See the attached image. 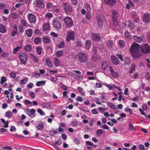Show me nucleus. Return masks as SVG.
<instances>
[{
  "label": "nucleus",
  "mask_w": 150,
  "mask_h": 150,
  "mask_svg": "<svg viewBox=\"0 0 150 150\" xmlns=\"http://www.w3.org/2000/svg\"><path fill=\"white\" fill-rule=\"evenodd\" d=\"M108 66L109 65L108 64L106 61H103L101 63V67L103 70H105Z\"/></svg>",
  "instance_id": "obj_19"
},
{
  "label": "nucleus",
  "mask_w": 150,
  "mask_h": 150,
  "mask_svg": "<svg viewBox=\"0 0 150 150\" xmlns=\"http://www.w3.org/2000/svg\"><path fill=\"white\" fill-rule=\"evenodd\" d=\"M28 80V78L27 77L21 79L20 81V83L22 84H25Z\"/></svg>",
  "instance_id": "obj_38"
},
{
  "label": "nucleus",
  "mask_w": 150,
  "mask_h": 150,
  "mask_svg": "<svg viewBox=\"0 0 150 150\" xmlns=\"http://www.w3.org/2000/svg\"><path fill=\"white\" fill-rule=\"evenodd\" d=\"M24 48L26 51L29 52L32 50V46L29 44L26 45L24 46Z\"/></svg>",
  "instance_id": "obj_32"
},
{
  "label": "nucleus",
  "mask_w": 150,
  "mask_h": 150,
  "mask_svg": "<svg viewBox=\"0 0 150 150\" xmlns=\"http://www.w3.org/2000/svg\"><path fill=\"white\" fill-rule=\"evenodd\" d=\"M28 19L31 23H34L36 20V17L32 13L29 14L28 16Z\"/></svg>",
  "instance_id": "obj_10"
},
{
  "label": "nucleus",
  "mask_w": 150,
  "mask_h": 150,
  "mask_svg": "<svg viewBox=\"0 0 150 150\" xmlns=\"http://www.w3.org/2000/svg\"><path fill=\"white\" fill-rule=\"evenodd\" d=\"M128 130L129 131H135L136 130V127H135L133 124L129 123Z\"/></svg>",
  "instance_id": "obj_24"
},
{
  "label": "nucleus",
  "mask_w": 150,
  "mask_h": 150,
  "mask_svg": "<svg viewBox=\"0 0 150 150\" xmlns=\"http://www.w3.org/2000/svg\"><path fill=\"white\" fill-rule=\"evenodd\" d=\"M124 35L126 38H127L128 39H130L131 38V35L128 31H126L125 32Z\"/></svg>",
  "instance_id": "obj_41"
},
{
  "label": "nucleus",
  "mask_w": 150,
  "mask_h": 150,
  "mask_svg": "<svg viewBox=\"0 0 150 150\" xmlns=\"http://www.w3.org/2000/svg\"><path fill=\"white\" fill-rule=\"evenodd\" d=\"M97 19L98 23V26L99 28L101 27L103 25V22L100 16H97Z\"/></svg>",
  "instance_id": "obj_21"
},
{
  "label": "nucleus",
  "mask_w": 150,
  "mask_h": 150,
  "mask_svg": "<svg viewBox=\"0 0 150 150\" xmlns=\"http://www.w3.org/2000/svg\"><path fill=\"white\" fill-rule=\"evenodd\" d=\"M78 58L79 61L81 63H85L88 60L87 55L83 52H81L78 54Z\"/></svg>",
  "instance_id": "obj_2"
},
{
  "label": "nucleus",
  "mask_w": 150,
  "mask_h": 150,
  "mask_svg": "<svg viewBox=\"0 0 150 150\" xmlns=\"http://www.w3.org/2000/svg\"><path fill=\"white\" fill-rule=\"evenodd\" d=\"M19 31L20 33H23L24 31V27L22 25H19L18 27Z\"/></svg>",
  "instance_id": "obj_47"
},
{
  "label": "nucleus",
  "mask_w": 150,
  "mask_h": 150,
  "mask_svg": "<svg viewBox=\"0 0 150 150\" xmlns=\"http://www.w3.org/2000/svg\"><path fill=\"white\" fill-rule=\"evenodd\" d=\"M1 120L2 122H3V124H4V127L5 128H7L8 127V122L7 121L6 122L5 120L3 119V118H1Z\"/></svg>",
  "instance_id": "obj_42"
},
{
  "label": "nucleus",
  "mask_w": 150,
  "mask_h": 150,
  "mask_svg": "<svg viewBox=\"0 0 150 150\" xmlns=\"http://www.w3.org/2000/svg\"><path fill=\"white\" fill-rule=\"evenodd\" d=\"M85 6L88 12H91V8L90 5L86 3V4Z\"/></svg>",
  "instance_id": "obj_48"
},
{
  "label": "nucleus",
  "mask_w": 150,
  "mask_h": 150,
  "mask_svg": "<svg viewBox=\"0 0 150 150\" xmlns=\"http://www.w3.org/2000/svg\"><path fill=\"white\" fill-rule=\"evenodd\" d=\"M132 53V57L135 59H138L141 56L140 52Z\"/></svg>",
  "instance_id": "obj_18"
},
{
  "label": "nucleus",
  "mask_w": 150,
  "mask_h": 150,
  "mask_svg": "<svg viewBox=\"0 0 150 150\" xmlns=\"http://www.w3.org/2000/svg\"><path fill=\"white\" fill-rule=\"evenodd\" d=\"M86 144L87 145L90 146H93L95 147H96L97 146V145H94L93 144H92L91 142L89 141H86Z\"/></svg>",
  "instance_id": "obj_58"
},
{
  "label": "nucleus",
  "mask_w": 150,
  "mask_h": 150,
  "mask_svg": "<svg viewBox=\"0 0 150 150\" xmlns=\"http://www.w3.org/2000/svg\"><path fill=\"white\" fill-rule=\"evenodd\" d=\"M86 18L88 20H90L91 18V14L90 12H88L86 15Z\"/></svg>",
  "instance_id": "obj_54"
},
{
  "label": "nucleus",
  "mask_w": 150,
  "mask_h": 150,
  "mask_svg": "<svg viewBox=\"0 0 150 150\" xmlns=\"http://www.w3.org/2000/svg\"><path fill=\"white\" fill-rule=\"evenodd\" d=\"M42 42L45 44H49L51 40L48 36H44L42 38Z\"/></svg>",
  "instance_id": "obj_13"
},
{
  "label": "nucleus",
  "mask_w": 150,
  "mask_h": 150,
  "mask_svg": "<svg viewBox=\"0 0 150 150\" xmlns=\"http://www.w3.org/2000/svg\"><path fill=\"white\" fill-rule=\"evenodd\" d=\"M108 105L112 109L115 110L116 108V106L113 103L108 102Z\"/></svg>",
  "instance_id": "obj_39"
},
{
  "label": "nucleus",
  "mask_w": 150,
  "mask_h": 150,
  "mask_svg": "<svg viewBox=\"0 0 150 150\" xmlns=\"http://www.w3.org/2000/svg\"><path fill=\"white\" fill-rule=\"evenodd\" d=\"M143 20L146 23H149L150 21V15L149 13H146L144 15Z\"/></svg>",
  "instance_id": "obj_14"
},
{
  "label": "nucleus",
  "mask_w": 150,
  "mask_h": 150,
  "mask_svg": "<svg viewBox=\"0 0 150 150\" xmlns=\"http://www.w3.org/2000/svg\"><path fill=\"white\" fill-rule=\"evenodd\" d=\"M91 41L89 40H87L85 42V46L86 48L87 49H89L90 46L91 45Z\"/></svg>",
  "instance_id": "obj_29"
},
{
  "label": "nucleus",
  "mask_w": 150,
  "mask_h": 150,
  "mask_svg": "<svg viewBox=\"0 0 150 150\" xmlns=\"http://www.w3.org/2000/svg\"><path fill=\"white\" fill-rule=\"evenodd\" d=\"M62 5L66 13L69 15L72 14L73 10L71 5L66 3H63Z\"/></svg>",
  "instance_id": "obj_1"
},
{
  "label": "nucleus",
  "mask_w": 150,
  "mask_h": 150,
  "mask_svg": "<svg viewBox=\"0 0 150 150\" xmlns=\"http://www.w3.org/2000/svg\"><path fill=\"white\" fill-rule=\"evenodd\" d=\"M6 81V77L4 76H2L1 77V81H0V83L1 84L3 85L4 83Z\"/></svg>",
  "instance_id": "obj_49"
},
{
  "label": "nucleus",
  "mask_w": 150,
  "mask_h": 150,
  "mask_svg": "<svg viewBox=\"0 0 150 150\" xmlns=\"http://www.w3.org/2000/svg\"><path fill=\"white\" fill-rule=\"evenodd\" d=\"M78 91L81 93L82 96H85V93L83 92V89L81 87H79L77 88Z\"/></svg>",
  "instance_id": "obj_36"
},
{
  "label": "nucleus",
  "mask_w": 150,
  "mask_h": 150,
  "mask_svg": "<svg viewBox=\"0 0 150 150\" xmlns=\"http://www.w3.org/2000/svg\"><path fill=\"white\" fill-rule=\"evenodd\" d=\"M111 74L114 77L117 78L118 76V73L114 71Z\"/></svg>",
  "instance_id": "obj_60"
},
{
  "label": "nucleus",
  "mask_w": 150,
  "mask_h": 150,
  "mask_svg": "<svg viewBox=\"0 0 150 150\" xmlns=\"http://www.w3.org/2000/svg\"><path fill=\"white\" fill-rule=\"evenodd\" d=\"M44 128V125L42 122H40L37 127V129L39 130H41Z\"/></svg>",
  "instance_id": "obj_43"
},
{
  "label": "nucleus",
  "mask_w": 150,
  "mask_h": 150,
  "mask_svg": "<svg viewBox=\"0 0 150 150\" xmlns=\"http://www.w3.org/2000/svg\"><path fill=\"white\" fill-rule=\"evenodd\" d=\"M101 57L99 55H93L91 56V60L94 62L101 60Z\"/></svg>",
  "instance_id": "obj_11"
},
{
  "label": "nucleus",
  "mask_w": 150,
  "mask_h": 150,
  "mask_svg": "<svg viewBox=\"0 0 150 150\" xmlns=\"http://www.w3.org/2000/svg\"><path fill=\"white\" fill-rule=\"evenodd\" d=\"M64 21L66 26L68 28L72 27L73 25V21L69 17H65L64 19Z\"/></svg>",
  "instance_id": "obj_5"
},
{
  "label": "nucleus",
  "mask_w": 150,
  "mask_h": 150,
  "mask_svg": "<svg viewBox=\"0 0 150 150\" xmlns=\"http://www.w3.org/2000/svg\"><path fill=\"white\" fill-rule=\"evenodd\" d=\"M64 42H61L58 45L57 47L59 48H62L64 47Z\"/></svg>",
  "instance_id": "obj_51"
},
{
  "label": "nucleus",
  "mask_w": 150,
  "mask_h": 150,
  "mask_svg": "<svg viewBox=\"0 0 150 150\" xmlns=\"http://www.w3.org/2000/svg\"><path fill=\"white\" fill-rule=\"evenodd\" d=\"M50 26L49 23H47L45 24L43 26V31H46L50 28Z\"/></svg>",
  "instance_id": "obj_30"
},
{
  "label": "nucleus",
  "mask_w": 150,
  "mask_h": 150,
  "mask_svg": "<svg viewBox=\"0 0 150 150\" xmlns=\"http://www.w3.org/2000/svg\"><path fill=\"white\" fill-rule=\"evenodd\" d=\"M128 26L130 29L132 30L134 28L133 23L131 21L129 22Z\"/></svg>",
  "instance_id": "obj_45"
},
{
  "label": "nucleus",
  "mask_w": 150,
  "mask_h": 150,
  "mask_svg": "<svg viewBox=\"0 0 150 150\" xmlns=\"http://www.w3.org/2000/svg\"><path fill=\"white\" fill-rule=\"evenodd\" d=\"M12 31L16 32H18L17 26L16 24H14V25Z\"/></svg>",
  "instance_id": "obj_63"
},
{
  "label": "nucleus",
  "mask_w": 150,
  "mask_h": 150,
  "mask_svg": "<svg viewBox=\"0 0 150 150\" xmlns=\"http://www.w3.org/2000/svg\"><path fill=\"white\" fill-rule=\"evenodd\" d=\"M91 37L93 40L95 41H98L100 40V36L98 34L93 33L91 34Z\"/></svg>",
  "instance_id": "obj_12"
},
{
  "label": "nucleus",
  "mask_w": 150,
  "mask_h": 150,
  "mask_svg": "<svg viewBox=\"0 0 150 150\" xmlns=\"http://www.w3.org/2000/svg\"><path fill=\"white\" fill-rule=\"evenodd\" d=\"M37 112L39 113L41 115H44L45 113L43 111L40 109H38L37 110Z\"/></svg>",
  "instance_id": "obj_56"
},
{
  "label": "nucleus",
  "mask_w": 150,
  "mask_h": 150,
  "mask_svg": "<svg viewBox=\"0 0 150 150\" xmlns=\"http://www.w3.org/2000/svg\"><path fill=\"white\" fill-rule=\"evenodd\" d=\"M6 29L5 26L3 24L0 25V32L2 33L6 32Z\"/></svg>",
  "instance_id": "obj_28"
},
{
  "label": "nucleus",
  "mask_w": 150,
  "mask_h": 150,
  "mask_svg": "<svg viewBox=\"0 0 150 150\" xmlns=\"http://www.w3.org/2000/svg\"><path fill=\"white\" fill-rule=\"evenodd\" d=\"M45 61L48 67H52V64L51 62L50 59L49 57H47Z\"/></svg>",
  "instance_id": "obj_27"
},
{
  "label": "nucleus",
  "mask_w": 150,
  "mask_h": 150,
  "mask_svg": "<svg viewBox=\"0 0 150 150\" xmlns=\"http://www.w3.org/2000/svg\"><path fill=\"white\" fill-rule=\"evenodd\" d=\"M30 56H31L32 57V58L33 60V61L35 62V63H38V59L37 57L35 56V55H33V54H31L30 55Z\"/></svg>",
  "instance_id": "obj_37"
},
{
  "label": "nucleus",
  "mask_w": 150,
  "mask_h": 150,
  "mask_svg": "<svg viewBox=\"0 0 150 150\" xmlns=\"http://www.w3.org/2000/svg\"><path fill=\"white\" fill-rule=\"evenodd\" d=\"M133 38L136 42L139 43H141L143 41V39L141 37H138L137 35L134 36Z\"/></svg>",
  "instance_id": "obj_22"
},
{
  "label": "nucleus",
  "mask_w": 150,
  "mask_h": 150,
  "mask_svg": "<svg viewBox=\"0 0 150 150\" xmlns=\"http://www.w3.org/2000/svg\"><path fill=\"white\" fill-rule=\"evenodd\" d=\"M33 33V30L31 29H28L25 31V34L28 38H30L32 36Z\"/></svg>",
  "instance_id": "obj_23"
},
{
  "label": "nucleus",
  "mask_w": 150,
  "mask_h": 150,
  "mask_svg": "<svg viewBox=\"0 0 150 150\" xmlns=\"http://www.w3.org/2000/svg\"><path fill=\"white\" fill-rule=\"evenodd\" d=\"M21 23L23 26H26V21L24 19H22L21 20Z\"/></svg>",
  "instance_id": "obj_64"
},
{
  "label": "nucleus",
  "mask_w": 150,
  "mask_h": 150,
  "mask_svg": "<svg viewBox=\"0 0 150 150\" xmlns=\"http://www.w3.org/2000/svg\"><path fill=\"white\" fill-rule=\"evenodd\" d=\"M54 60V64L56 67H59L61 64L60 60L57 57H54L53 59Z\"/></svg>",
  "instance_id": "obj_17"
},
{
  "label": "nucleus",
  "mask_w": 150,
  "mask_h": 150,
  "mask_svg": "<svg viewBox=\"0 0 150 150\" xmlns=\"http://www.w3.org/2000/svg\"><path fill=\"white\" fill-rule=\"evenodd\" d=\"M58 132L57 131H55L54 129H52L50 132V134L51 136H54L55 134Z\"/></svg>",
  "instance_id": "obj_44"
},
{
  "label": "nucleus",
  "mask_w": 150,
  "mask_h": 150,
  "mask_svg": "<svg viewBox=\"0 0 150 150\" xmlns=\"http://www.w3.org/2000/svg\"><path fill=\"white\" fill-rule=\"evenodd\" d=\"M32 75L33 77H35L36 78H38L40 77V74L38 73L34 72L32 74Z\"/></svg>",
  "instance_id": "obj_53"
},
{
  "label": "nucleus",
  "mask_w": 150,
  "mask_h": 150,
  "mask_svg": "<svg viewBox=\"0 0 150 150\" xmlns=\"http://www.w3.org/2000/svg\"><path fill=\"white\" fill-rule=\"evenodd\" d=\"M53 25L56 29L58 30H60L62 28L61 21L57 18H54L53 20Z\"/></svg>",
  "instance_id": "obj_4"
},
{
  "label": "nucleus",
  "mask_w": 150,
  "mask_h": 150,
  "mask_svg": "<svg viewBox=\"0 0 150 150\" xmlns=\"http://www.w3.org/2000/svg\"><path fill=\"white\" fill-rule=\"evenodd\" d=\"M92 52L93 55H97V50L96 47H93Z\"/></svg>",
  "instance_id": "obj_55"
},
{
  "label": "nucleus",
  "mask_w": 150,
  "mask_h": 150,
  "mask_svg": "<svg viewBox=\"0 0 150 150\" xmlns=\"http://www.w3.org/2000/svg\"><path fill=\"white\" fill-rule=\"evenodd\" d=\"M75 34L74 32L72 31H68L67 33L66 37V41L68 42L71 40H74Z\"/></svg>",
  "instance_id": "obj_8"
},
{
  "label": "nucleus",
  "mask_w": 150,
  "mask_h": 150,
  "mask_svg": "<svg viewBox=\"0 0 150 150\" xmlns=\"http://www.w3.org/2000/svg\"><path fill=\"white\" fill-rule=\"evenodd\" d=\"M33 4L37 7L40 8H43L45 4L42 0H35L33 2Z\"/></svg>",
  "instance_id": "obj_6"
},
{
  "label": "nucleus",
  "mask_w": 150,
  "mask_h": 150,
  "mask_svg": "<svg viewBox=\"0 0 150 150\" xmlns=\"http://www.w3.org/2000/svg\"><path fill=\"white\" fill-rule=\"evenodd\" d=\"M140 49L141 52L144 54H147L150 52V47L147 43L141 47Z\"/></svg>",
  "instance_id": "obj_9"
},
{
  "label": "nucleus",
  "mask_w": 150,
  "mask_h": 150,
  "mask_svg": "<svg viewBox=\"0 0 150 150\" xmlns=\"http://www.w3.org/2000/svg\"><path fill=\"white\" fill-rule=\"evenodd\" d=\"M8 54L6 52H3L1 54V56L3 57H8Z\"/></svg>",
  "instance_id": "obj_62"
},
{
  "label": "nucleus",
  "mask_w": 150,
  "mask_h": 150,
  "mask_svg": "<svg viewBox=\"0 0 150 150\" xmlns=\"http://www.w3.org/2000/svg\"><path fill=\"white\" fill-rule=\"evenodd\" d=\"M105 3L110 6H112L114 5L116 3V0H105Z\"/></svg>",
  "instance_id": "obj_16"
},
{
  "label": "nucleus",
  "mask_w": 150,
  "mask_h": 150,
  "mask_svg": "<svg viewBox=\"0 0 150 150\" xmlns=\"http://www.w3.org/2000/svg\"><path fill=\"white\" fill-rule=\"evenodd\" d=\"M125 110L126 112H129L130 115L132 114V110L129 108H126L125 109Z\"/></svg>",
  "instance_id": "obj_57"
},
{
  "label": "nucleus",
  "mask_w": 150,
  "mask_h": 150,
  "mask_svg": "<svg viewBox=\"0 0 150 150\" xmlns=\"http://www.w3.org/2000/svg\"><path fill=\"white\" fill-rule=\"evenodd\" d=\"M36 52L38 55H40L42 53V48L39 46H37L36 48Z\"/></svg>",
  "instance_id": "obj_35"
},
{
  "label": "nucleus",
  "mask_w": 150,
  "mask_h": 150,
  "mask_svg": "<svg viewBox=\"0 0 150 150\" xmlns=\"http://www.w3.org/2000/svg\"><path fill=\"white\" fill-rule=\"evenodd\" d=\"M118 43L121 48H122L125 44V42L122 40H120L118 42Z\"/></svg>",
  "instance_id": "obj_40"
},
{
  "label": "nucleus",
  "mask_w": 150,
  "mask_h": 150,
  "mask_svg": "<svg viewBox=\"0 0 150 150\" xmlns=\"http://www.w3.org/2000/svg\"><path fill=\"white\" fill-rule=\"evenodd\" d=\"M55 55L57 57H59L62 56L63 55V50H60L57 51L55 53Z\"/></svg>",
  "instance_id": "obj_25"
},
{
  "label": "nucleus",
  "mask_w": 150,
  "mask_h": 150,
  "mask_svg": "<svg viewBox=\"0 0 150 150\" xmlns=\"http://www.w3.org/2000/svg\"><path fill=\"white\" fill-rule=\"evenodd\" d=\"M107 45L109 48H112L113 46V41L112 40H109L107 42Z\"/></svg>",
  "instance_id": "obj_34"
},
{
  "label": "nucleus",
  "mask_w": 150,
  "mask_h": 150,
  "mask_svg": "<svg viewBox=\"0 0 150 150\" xmlns=\"http://www.w3.org/2000/svg\"><path fill=\"white\" fill-rule=\"evenodd\" d=\"M62 143V140L61 139H59L57 141L55 142V145H60Z\"/></svg>",
  "instance_id": "obj_59"
},
{
  "label": "nucleus",
  "mask_w": 150,
  "mask_h": 150,
  "mask_svg": "<svg viewBox=\"0 0 150 150\" xmlns=\"http://www.w3.org/2000/svg\"><path fill=\"white\" fill-rule=\"evenodd\" d=\"M52 8L54 12H55L57 13L60 12L59 7L58 6H54Z\"/></svg>",
  "instance_id": "obj_33"
},
{
  "label": "nucleus",
  "mask_w": 150,
  "mask_h": 150,
  "mask_svg": "<svg viewBox=\"0 0 150 150\" xmlns=\"http://www.w3.org/2000/svg\"><path fill=\"white\" fill-rule=\"evenodd\" d=\"M111 59L112 63L114 65H116L119 64V60L116 56L113 55L112 56H111Z\"/></svg>",
  "instance_id": "obj_15"
},
{
  "label": "nucleus",
  "mask_w": 150,
  "mask_h": 150,
  "mask_svg": "<svg viewBox=\"0 0 150 150\" xmlns=\"http://www.w3.org/2000/svg\"><path fill=\"white\" fill-rule=\"evenodd\" d=\"M76 100L77 101H79L80 102H82L83 100V98L81 96H79L77 97Z\"/></svg>",
  "instance_id": "obj_61"
},
{
  "label": "nucleus",
  "mask_w": 150,
  "mask_h": 150,
  "mask_svg": "<svg viewBox=\"0 0 150 150\" xmlns=\"http://www.w3.org/2000/svg\"><path fill=\"white\" fill-rule=\"evenodd\" d=\"M136 69V65L134 64H132L130 67L129 72L130 74L133 73L135 71Z\"/></svg>",
  "instance_id": "obj_20"
},
{
  "label": "nucleus",
  "mask_w": 150,
  "mask_h": 150,
  "mask_svg": "<svg viewBox=\"0 0 150 150\" xmlns=\"http://www.w3.org/2000/svg\"><path fill=\"white\" fill-rule=\"evenodd\" d=\"M53 4L50 2L48 3L46 6L47 8L49 10L51 9L52 7Z\"/></svg>",
  "instance_id": "obj_52"
},
{
  "label": "nucleus",
  "mask_w": 150,
  "mask_h": 150,
  "mask_svg": "<svg viewBox=\"0 0 150 150\" xmlns=\"http://www.w3.org/2000/svg\"><path fill=\"white\" fill-rule=\"evenodd\" d=\"M140 45L136 42L134 43L131 46L130 51L131 52H140L139 50Z\"/></svg>",
  "instance_id": "obj_7"
},
{
  "label": "nucleus",
  "mask_w": 150,
  "mask_h": 150,
  "mask_svg": "<svg viewBox=\"0 0 150 150\" xmlns=\"http://www.w3.org/2000/svg\"><path fill=\"white\" fill-rule=\"evenodd\" d=\"M112 19H117L118 15L117 11L115 10H113L112 11Z\"/></svg>",
  "instance_id": "obj_26"
},
{
  "label": "nucleus",
  "mask_w": 150,
  "mask_h": 150,
  "mask_svg": "<svg viewBox=\"0 0 150 150\" xmlns=\"http://www.w3.org/2000/svg\"><path fill=\"white\" fill-rule=\"evenodd\" d=\"M103 133V131L100 129H98L97 130L96 134L98 136H100Z\"/></svg>",
  "instance_id": "obj_50"
},
{
  "label": "nucleus",
  "mask_w": 150,
  "mask_h": 150,
  "mask_svg": "<svg viewBox=\"0 0 150 150\" xmlns=\"http://www.w3.org/2000/svg\"><path fill=\"white\" fill-rule=\"evenodd\" d=\"M45 83L46 81H38L36 83V86H39L41 85H45Z\"/></svg>",
  "instance_id": "obj_31"
},
{
  "label": "nucleus",
  "mask_w": 150,
  "mask_h": 150,
  "mask_svg": "<svg viewBox=\"0 0 150 150\" xmlns=\"http://www.w3.org/2000/svg\"><path fill=\"white\" fill-rule=\"evenodd\" d=\"M41 39L39 38H36L34 39V42L36 44H38L40 42Z\"/></svg>",
  "instance_id": "obj_46"
},
{
  "label": "nucleus",
  "mask_w": 150,
  "mask_h": 150,
  "mask_svg": "<svg viewBox=\"0 0 150 150\" xmlns=\"http://www.w3.org/2000/svg\"><path fill=\"white\" fill-rule=\"evenodd\" d=\"M19 58L21 62L24 64H26L28 59L27 55L24 52H21L19 53Z\"/></svg>",
  "instance_id": "obj_3"
}]
</instances>
